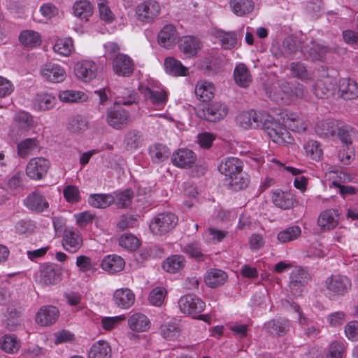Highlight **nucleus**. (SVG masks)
Instances as JSON below:
<instances>
[{"label":"nucleus","instance_id":"1","mask_svg":"<svg viewBox=\"0 0 358 358\" xmlns=\"http://www.w3.org/2000/svg\"><path fill=\"white\" fill-rule=\"evenodd\" d=\"M135 103V98L129 96L128 100L124 99L115 102L113 107L108 108L106 120L108 125L115 129H122L127 127L129 122V113L120 105L129 106Z\"/></svg>","mask_w":358,"mask_h":358},{"label":"nucleus","instance_id":"2","mask_svg":"<svg viewBox=\"0 0 358 358\" xmlns=\"http://www.w3.org/2000/svg\"><path fill=\"white\" fill-rule=\"evenodd\" d=\"M265 121L266 123L262 129L274 143L278 144H289L292 143L294 139L285 127L276 122L270 115L269 118H267Z\"/></svg>","mask_w":358,"mask_h":358},{"label":"nucleus","instance_id":"3","mask_svg":"<svg viewBox=\"0 0 358 358\" xmlns=\"http://www.w3.org/2000/svg\"><path fill=\"white\" fill-rule=\"evenodd\" d=\"M178 220V217L173 213H161L152 220L150 229L152 234L162 236L171 231L176 226Z\"/></svg>","mask_w":358,"mask_h":358},{"label":"nucleus","instance_id":"4","mask_svg":"<svg viewBox=\"0 0 358 358\" xmlns=\"http://www.w3.org/2000/svg\"><path fill=\"white\" fill-rule=\"evenodd\" d=\"M325 287L329 295L343 296L352 288L351 280L344 275H331L325 280Z\"/></svg>","mask_w":358,"mask_h":358},{"label":"nucleus","instance_id":"5","mask_svg":"<svg viewBox=\"0 0 358 358\" xmlns=\"http://www.w3.org/2000/svg\"><path fill=\"white\" fill-rule=\"evenodd\" d=\"M269 118L266 113H257L252 110L243 111L236 117V122L243 129L262 128L266 123V120Z\"/></svg>","mask_w":358,"mask_h":358},{"label":"nucleus","instance_id":"6","mask_svg":"<svg viewBox=\"0 0 358 358\" xmlns=\"http://www.w3.org/2000/svg\"><path fill=\"white\" fill-rule=\"evenodd\" d=\"M160 11L161 6L156 0H145L140 3L136 8L138 20L148 23L157 18Z\"/></svg>","mask_w":358,"mask_h":358},{"label":"nucleus","instance_id":"7","mask_svg":"<svg viewBox=\"0 0 358 358\" xmlns=\"http://www.w3.org/2000/svg\"><path fill=\"white\" fill-rule=\"evenodd\" d=\"M50 168V162L44 157H34L26 166V174L32 180H38L45 178Z\"/></svg>","mask_w":358,"mask_h":358},{"label":"nucleus","instance_id":"8","mask_svg":"<svg viewBox=\"0 0 358 358\" xmlns=\"http://www.w3.org/2000/svg\"><path fill=\"white\" fill-rule=\"evenodd\" d=\"M139 90L158 110L162 109L168 101V94L163 88L141 85Z\"/></svg>","mask_w":358,"mask_h":358},{"label":"nucleus","instance_id":"9","mask_svg":"<svg viewBox=\"0 0 358 358\" xmlns=\"http://www.w3.org/2000/svg\"><path fill=\"white\" fill-rule=\"evenodd\" d=\"M112 67L115 75L130 77L134 73L135 65L133 59L129 55L117 53L113 58Z\"/></svg>","mask_w":358,"mask_h":358},{"label":"nucleus","instance_id":"10","mask_svg":"<svg viewBox=\"0 0 358 358\" xmlns=\"http://www.w3.org/2000/svg\"><path fill=\"white\" fill-rule=\"evenodd\" d=\"M227 113L228 108L225 104L213 102L204 106L199 115L208 122H216L222 120Z\"/></svg>","mask_w":358,"mask_h":358},{"label":"nucleus","instance_id":"11","mask_svg":"<svg viewBox=\"0 0 358 358\" xmlns=\"http://www.w3.org/2000/svg\"><path fill=\"white\" fill-rule=\"evenodd\" d=\"M178 306L184 314L192 315L194 317L202 312L206 307L205 303L201 299L190 294L181 296Z\"/></svg>","mask_w":358,"mask_h":358},{"label":"nucleus","instance_id":"12","mask_svg":"<svg viewBox=\"0 0 358 358\" xmlns=\"http://www.w3.org/2000/svg\"><path fill=\"white\" fill-rule=\"evenodd\" d=\"M61 280L60 273L51 264H43L35 274V280L43 286L55 285Z\"/></svg>","mask_w":358,"mask_h":358},{"label":"nucleus","instance_id":"13","mask_svg":"<svg viewBox=\"0 0 358 358\" xmlns=\"http://www.w3.org/2000/svg\"><path fill=\"white\" fill-rule=\"evenodd\" d=\"M98 67L92 60H83L76 64L74 72L76 76L83 82H90L97 75Z\"/></svg>","mask_w":358,"mask_h":358},{"label":"nucleus","instance_id":"14","mask_svg":"<svg viewBox=\"0 0 358 358\" xmlns=\"http://www.w3.org/2000/svg\"><path fill=\"white\" fill-rule=\"evenodd\" d=\"M43 78L48 82L57 83L63 82L66 77V71L57 64L48 63L44 64L41 69Z\"/></svg>","mask_w":358,"mask_h":358},{"label":"nucleus","instance_id":"15","mask_svg":"<svg viewBox=\"0 0 358 358\" xmlns=\"http://www.w3.org/2000/svg\"><path fill=\"white\" fill-rule=\"evenodd\" d=\"M59 315L58 308L54 306H43L36 314V322L42 327H47L55 323Z\"/></svg>","mask_w":358,"mask_h":358},{"label":"nucleus","instance_id":"16","mask_svg":"<svg viewBox=\"0 0 358 358\" xmlns=\"http://www.w3.org/2000/svg\"><path fill=\"white\" fill-rule=\"evenodd\" d=\"M24 204L29 210L36 213H42L49 207L45 197L38 190L30 193L24 199Z\"/></svg>","mask_w":358,"mask_h":358},{"label":"nucleus","instance_id":"17","mask_svg":"<svg viewBox=\"0 0 358 358\" xmlns=\"http://www.w3.org/2000/svg\"><path fill=\"white\" fill-rule=\"evenodd\" d=\"M196 161V155L189 149H179L172 155L171 162L177 167L190 168Z\"/></svg>","mask_w":358,"mask_h":358},{"label":"nucleus","instance_id":"18","mask_svg":"<svg viewBox=\"0 0 358 358\" xmlns=\"http://www.w3.org/2000/svg\"><path fill=\"white\" fill-rule=\"evenodd\" d=\"M198 67L203 74L213 76L220 71L222 60L216 55H209L199 62Z\"/></svg>","mask_w":358,"mask_h":358},{"label":"nucleus","instance_id":"19","mask_svg":"<svg viewBox=\"0 0 358 358\" xmlns=\"http://www.w3.org/2000/svg\"><path fill=\"white\" fill-rule=\"evenodd\" d=\"M290 327V322L283 317L274 318L264 324V328L271 335L281 336L286 334Z\"/></svg>","mask_w":358,"mask_h":358},{"label":"nucleus","instance_id":"20","mask_svg":"<svg viewBox=\"0 0 358 358\" xmlns=\"http://www.w3.org/2000/svg\"><path fill=\"white\" fill-rule=\"evenodd\" d=\"M243 163L237 157H227L224 159L218 166L220 173L229 178L243 171Z\"/></svg>","mask_w":358,"mask_h":358},{"label":"nucleus","instance_id":"21","mask_svg":"<svg viewBox=\"0 0 358 358\" xmlns=\"http://www.w3.org/2000/svg\"><path fill=\"white\" fill-rule=\"evenodd\" d=\"M178 38L176 29L172 24L165 25L157 36L159 44L167 49H170L175 45Z\"/></svg>","mask_w":358,"mask_h":358},{"label":"nucleus","instance_id":"22","mask_svg":"<svg viewBox=\"0 0 358 358\" xmlns=\"http://www.w3.org/2000/svg\"><path fill=\"white\" fill-rule=\"evenodd\" d=\"M113 299L118 308L127 309L134 305L136 297L129 288H120L115 291Z\"/></svg>","mask_w":358,"mask_h":358},{"label":"nucleus","instance_id":"23","mask_svg":"<svg viewBox=\"0 0 358 358\" xmlns=\"http://www.w3.org/2000/svg\"><path fill=\"white\" fill-rule=\"evenodd\" d=\"M241 29L238 34L236 31H225L223 30H217L215 32V37L219 40L221 46L224 50H231L234 48L238 42V37L242 38L243 33Z\"/></svg>","mask_w":358,"mask_h":358},{"label":"nucleus","instance_id":"24","mask_svg":"<svg viewBox=\"0 0 358 358\" xmlns=\"http://www.w3.org/2000/svg\"><path fill=\"white\" fill-rule=\"evenodd\" d=\"M178 47L185 57H194L200 49L199 41L194 36H185L178 41Z\"/></svg>","mask_w":358,"mask_h":358},{"label":"nucleus","instance_id":"25","mask_svg":"<svg viewBox=\"0 0 358 358\" xmlns=\"http://www.w3.org/2000/svg\"><path fill=\"white\" fill-rule=\"evenodd\" d=\"M338 90L341 96L344 99L352 100L358 97V84L350 78L341 79Z\"/></svg>","mask_w":358,"mask_h":358},{"label":"nucleus","instance_id":"26","mask_svg":"<svg viewBox=\"0 0 358 358\" xmlns=\"http://www.w3.org/2000/svg\"><path fill=\"white\" fill-rule=\"evenodd\" d=\"M64 248L69 252H77L83 245V239L78 231H66L63 237Z\"/></svg>","mask_w":358,"mask_h":358},{"label":"nucleus","instance_id":"27","mask_svg":"<svg viewBox=\"0 0 358 358\" xmlns=\"http://www.w3.org/2000/svg\"><path fill=\"white\" fill-rule=\"evenodd\" d=\"M282 45L284 48V58L293 59L297 53L303 52L302 42L293 36L287 37Z\"/></svg>","mask_w":358,"mask_h":358},{"label":"nucleus","instance_id":"28","mask_svg":"<svg viewBox=\"0 0 358 358\" xmlns=\"http://www.w3.org/2000/svg\"><path fill=\"white\" fill-rule=\"evenodd\" d=\"M334 87L335 83L333 82V79L326 77L317 80L314 85V93L317 97L325 99L333 94Z\"/></svg>","mask_w":358,"mask_h":358},{"label":"nucleus","instance_id":"29","mask_svg":"<svg viewBox=\"0 0 358 358\" xmlns=\"http://www.w3.org/2000/svg\"><path fill=\"white\" fill-rule=\"evenodd\" d=\"M277 87H279L285 94H291L293 91V87L291 86V84L284 80H278L271 87L266 86L265 90L268 97L275 102L282 99L280 94L276 91Z\"/></svg>","mask_w":358,"mask_h":358},{"label":"nucleus","instance_id":"30","mask_svg":"<svg viewBox=\"0 0 358 358\" xmlns=\"http://www.w3.org/2000/svg\"><path fill=\"white\" fill-rule=\"evenodd\" d=\"M128 325L134 331L143 332L149 329L150 321L144 314L136 313L129 317Z\"/></svg>","mask_w":358,"mask_h":358},{"label":"nucleus","instance_id":"31","mask_svg":"<svg viewBox=\"0 0 358 358\" xmlns=\"http://www.w3.org/2000/svg\"><path fill=\"white\" fill-rule=\"evenodd\" d=\"M125 265L124 260L118 255H108L101 262V268L110 273H115L121 271Z\"/></svg>","mask_w":358,"mask_h":358},{"label":"nucleus","instance_id":"32","mask_svg":"<svg viewBox=\"0 0 358 358\" xmlns=\"http://www.w3.org/2000/svg\"><path fill=\"white\" fill-rule=\"evenodd\" d=\"M338 214L332 209L327 210L320 213L317 224L322 230H330L335 228L338 223Z\"/></svg>","mask_w":358,"mask_h":358},{"label":"nucleus","instance_id":"33","mask_svg":"<svg viewBox=\"0 0 358 358\" xmlns=\"http://www.w3.org/2000/svg\"><path fill=\"white\" fill-rule=\"evenodd\" d=\"M338 122L334 120L320 121L315 126V132L322 138L335 136L338 130Z\"/></svg>","mask_w":358,"mask_h":358},{"label":"nucleus","instance_id":"34","mask_svg":"<svg viewBox=\"0 0 358 358\" xmlns=\"http://www.w3.org/2000/svg\"><path fill=\"white\" fill-rule=\"evenodd\" d=\"M310 275L304 268H296L292 271L290 275L289 286L292 289H299L308 284Z\"/></svg>","mask_w":358,"mask_h":358},{"label":"nucleus","instance_id":"35","mask_svg":"<svg viewBox=\"0 0 358 358\" xmlns=\"http://www.w3.org/2000/svg\"><path fill=\"white\" fill-rule=\"evenodd\" d=\"M329 50V47L322 45L317 43L314 41H312L310 42V45H307L304 47L303 54L304 55L307 54L313 60L322 61L324 58Z\"/></svg>","mask_w":358,"mask_h":358},{"label":"nucleus","instance_id":"36","mask_svg":"<svg viewBox=\"0 0 358 358\" xmlns=\"http://www.w3.org/2000/svg\"><path fill=\"white\" fill-rule=\"evenodd\" d=\"M356 129L352 126L338 122L336 135L343 145L347 147L352 145V140L356 136Z\"/></svg>","mask_w":358,"mask_h":358},{"label":"nucleus","instance_id":"37","mask_svg":"<svg viewBox=\"0 0 358 358\" xmlns=\"http://www.w3.org/2000/svg\"><path fill=\"white\" fill-rule=\"evenodd\" d=\"M111 348L104 341H99L94 343L88 352V358H110Z\"/></svg>","mask_w":358,"mask_h":358},{"label":"nucleus","instance_id":"38","mask_svg":"<svg viewBox=\"0 0 358 358\" xmlns=\"http://www.w3.org/2000/svg\"><path fill=\"white\" fill-rule=\"evenodd\" d=\"M164 68L167 73L175 76H185L188 69L173 57H167L164 61Z\"/></svg>","mask_w":358,"mask_h":358},{"label":"nucleus","instance_id":"39","mask_svg":"<svg viewBox=\"0 0 358 358\" xmlns=\"http://www.w3.org/2000/svg\"><path fill=\"white\" fill-rule=\"evenodd\" d=\"M248 176L241 171L238 174H234L226 178L225 182L229 188L234 191H240L248 187L249 184Z\"/></svg>","mask_w":358,"mask_h":358},{"label":"nucleus","instance_id":"40","mask_svg":"<svg viewBox=\"0 0 358 358\" xmlns=\"http://www.w3.org/2000/svg\"><path fill=\"white\" fill-rule=\"evenodd\" d=\"M56 103V98L50 94H38L33 101V108L36 110H48Z\"/></svg>","mask_w":358,"mask_h":358},{"label":"nucleus","instance_id":"41","mask_svg":"<svg viewBox=\"0 0 358 358\" xmlns=\"http://www.w3.org/2000/svg\"><path fill=\"white\" fill-rule=\"evenodd\" d=\"M272 199L273 203L283 210L289 209L294 206V196L287 192L277 191L273 194Z\"/></svg>","mask_w":358,"mask_h":358},{"label":"nucleus","instance_id":"42","mask_svg":"<svg viewBox=\"0 0 358 358\" xmlns=\"http://www.w3.org/2000/svg\"><path fill=\"white\" fill-rule=\"evenodd\" d=\"M229 6L233 13L237 16H244L254 9L252 0H230Z\"/></svg>","mask_w":358,"mask_h":358},{"label":"nucleus","instance_id":"43","mask_svg":"<svg viewBox=\"0 0 358 358\" xmlns=\"http://www.w3.org/2000/svg\"><path fill=\"white\" fill-rule=\"evenodd\" d=\"M234 77L236 83L241 87H248L252 81L249 70L244 64H240L235 67Z\"/></svg>","mask_w":358,"mask_h":358},{"label":"nucleus","instance_id":"44","mask_svg":"<svg viewBox=\"0 0 358 358\" xmlns=\"http://www.w3.org/2000/svg\"><path fill=\"white\" fill-rule=\"evenodd\" d=\"M149 155L154 163H160L168 159L170 150L165 145L155 143L150 146Z\"/></svg>","mask_w":358,"mask_h":358},{"label":"nucleus","instance_id":"45","mask_svg":"<svg viewBox=\"0 0 358 358\" xmlns=\"http://www.w3.org/2000/svg\"><path fill=\"white\" fill-rule=\"evenodd\" d=\"M227 273L217 268L210 269L205 276L206 283L210 287H217L222 285L227 280Z\"/></svg>","mask_w":358,"mask_h":358},{"label":"nucleus","instance_id":"46","mask_svg":"<svg viewBox=\"0 0 358 358\" xmlns=\"http://www.w3.org/2000/svg\"><path fill=\"white\" fill-rule=\"evenodd\" d=\"M194 92L197 98L203 102L209 101L214 96L213 85L206 81L198 82Z\"/></svg>","mask_w":358,"mask_h":358},{"label":"nucleus","instance_id":"47","mask_svg":"<svg viewBox=\"0 0 358 358\" xmlns=\"http://www.w3.org/2000/svg\"><path fill=\"white\" fill-rule=\"evenodd\" d=\"M114 196L110 194H93L89 196V204L97 208H106L114 202Z\"/></svg>","mask_w":358,"mask_h":358},{"label":"nucleus","instance_id":"48","mask_svg":"<svg viewBox=\"0 0 358 358\" xmlns=\"http://www.w3.org/2000/svg\"><path fill=\"white\" fill-rule=\"evenodd\" d=\"M20 341L13 334L4 335L0 339V348L3 351L10 354L17 352L20 348Z\"/></svg>","mask_w":358,"mask_h":358},{"label":"nucleus","instance_id":"49","mask_svg":"<svg viewBox=\"0 0 358 358\" xmlns=\"http://www.w3.org/2000/svg\"><path fill=\"white\" fill-rule=\"evenodd\" d=\"M185 262L183 256L178 255H172L163 262L162 268L166 272L175 273L183 268Z\"/></svg>","mask_w":358,"mask_h":358},{"label":"nucleus","instance_id":"50","mask_svg":"<svg viewBox=\"0 0 358 358\" xmlns=\"http://www.w3.org/2000/svg\"><path fill=\"white\" fill-rule=\"evenodd\" d=\"M74 15L80 19L88 20V17L93 13V8L89 1L80 0L73 6Z\"/></svg>","mask_w":358,"mask_h":358},{"label":"nucleus","instance_id":"51","mask_svg":"<svg viewBox=\"0 0 358 358\" xmlns=\"http://www.w3.org/2000/svg\"><path fill=\"white\" fill-rule=\"evenodd\" d=\"M182 251L198 262H203L206 257V255L203 252L200 243L195 241L186 243L182 248Z\"/></svg>","mask_w":358,"mask_h":358},{"label":"nucleus","instance_id":"52","mask_svg":"<svg viewBox=\"0 0 358 358\" xmlns=\"http://www.w3.org/2000/svg\"><path fill=\"white\" fill-rule=\"evenodd\" d=\"M19 40L24 46L29 48L39 45L41 42L40 34L33 30L22 31L19 36Z\"/></svg>","mask_w":358,"mask_h":358},{"label":"nucleus","instance_id":"53","mask_svg":"<svg viewBox=\"0 0 358 358\" xmlns=\"http://www.w3.org/2000/svg\"><path fill=\"white\" fill-rule=\"evenodd\" d=\"M38 146V141L36 138H26L17 144V153L20 157L25 158Z\"/></svg>","mask_w":358,"mask_h":358},{"label":"nucleus","instance_id":"54","mask_svg":"<svg viewBox=\"0 0 358 358\" xmlns=\"http://www.w3.org/2000/svg\"><path fill=\"white\" fill-rule=\"evenodd\" d=\"M301 233V228L297 225H293L280 231L278 234L277 238L281 243H285L298 238Z\"/></svg>","mask_w":358,"mask_h":358},{"label":"nucleus","instance_id":"55","mask_svg":"<svg viewBox=\"0 0 358 358\" xmlns=\"http://www.w3.org/2000/svg\"><path fill=\"white\" fill-rule=\"evenodd\" d=\"M307 156L315 161H320L322 159L323 151L321 144L314 140L308 141L304 145Z\"/></svg>","mask_w":358,"mask_h":358},{"label":"nucleus","instance_id":"56","mask_svg":"<svg viewBox=\"0 0 358 358\" xmlns=\"http://www.w3.org/2000/svg\"><path fill=\"white\" fill-rule=\"evenodd\" d=\"M133 197V191L131 189H127L124 191L115 194L113 203H115L119 208H126L131 203Z\"/></svg>","mask_w":358,"mask_h":358},{"label":"nucleus","instance_id":"57","mask_svg":"<svg viewBox=\"0 0 358 358\" xmlns=\"http://www.w3.org/2000/svg\"><path fill=\"white\" fill-rule=\"evenodd\" d=\"M346 350L344 341H333L329 346L326 358H343Z\"/></svg>","mask_w":358,"mask_h":358},{"label":"nucleus","instance_id":"58","mask_svg":"<svg viewBox=\"0 0 358 358\" xmlns=\"http://www.w3.org/2000/svg\"><path fill=\"white\" fill-rule=\"evenodd\" d=\"M14 120L22 130H28L34 126L33 116L25 111L18 112L15 115Z\"/></svg>","mask_w":358,"mask_h":358},{"label":"nucleus","instance_id":"59","mask_svg":"<svg viewBox=\"0 0 358 358\" xmlns=\"http://www.w3.org/2000/svg\"><path fill=\"white\" fill-rule=\"evenodd\" d=\"M299 324L304 334L309 338H315L320 333V329L317 326L310 324L308 318L304 317L301 313H299Z\"/></svg>","mask_w":358,"mask_h":358},{"label":"nucleus","instance_id":"60","mask_svg":"<svg viewBox=\"0 0 358 358\" xmlns=\"http://www.w3.org/2000/svg\"><path fill=\"white\" fill-rule=\"evenodd\" d=\"M141 134L136 130H132L126 134L124 143L127 150H133L137 149L141 143Z\"/></svg>","mask_w":358,"mask_h":358},{"label":"nucleus","instance_id":"61","mask_svg":"<svg viewBox=\"0 0 358 358\" xmlns=\"http://www.w3.org/2000/svg\"><path fill=\"white\" fill-rule=\"evenodd\" d=\"M290 71L292 74L301 80L310 78V74L307 70L306 66L301 62H293L290 64Z\"/></svg>","mask_w":358,"mask_h":358},{"label":"nucleus","instance_id":"62","mask_svg":"<svg viewBox=\"0 0 358 358\" xmlns=\"http://www.w3.org/2000/svg\"><path fill=\"white\" fill-rule=\"evenodd\" d=\"M119 245L130 251L136 250L139 245V240L131 234H124L119 239Z\"/></svg>","mask_w":358,"mask_h":358},{"label":"nucleus","instance_id":"63","mask_svg":"<svg viewBox=\"0 0 358 358\" xmlns=\"http://www.w3.org/2000/svg\"><path fill=\"white\" fill-rule=\"evenodd\" d=\"M54 51L62 56H69L73 49L71 38L59 39L53 47Z\"/></svg>","mask_w":358,"mask_h":358},{"label":"nucleus","instance_id":"64","mask_svg":"<svg viewBox=\"0 0 358 358\" xmlns=\"http://www.w3.org/2000/svg\"><path fill=\"white\" fill-rule=\"evenodd\" d=\"M166 294V290L162 287H157L154 288L150 293L149 301L151 304L160 306L164 300Z\"/></svg>","mask_w":358,"mask_h":358}]
</instances>
